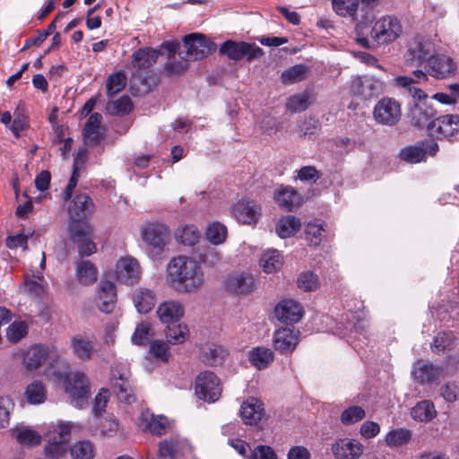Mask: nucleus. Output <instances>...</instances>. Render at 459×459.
<instances>
[{"label": "nucleus", "mask_w": 459, "mask_h": 459, "mask_svg": "<svg viewBox=\"0 0 459 459\" xmlns=\"http://www.w3.org/2000/svg\"><path fill=\"white\" fill-rule=\"evenodd\" d=\"M168 421L162 416H155L149 410L143 411L139 419L138 426L143 431H148L156 436L165 433Z\"/></svg>", "instance_id": "5701e85b"}, {"label": "nucleus", "mask_w": 459, "mask_h": 459, "mask_svg": "<svg viewBox=\"0 0 459 459\" xmlns=\"http://www.w3.org/2000/svg\"><path fill=\"white\" fill-rule=\"evenodd\" d=\"M132 299L139 313L150 312L157 302V295L154 290L147 287L136 288L132 295Z\"/></svg>", "instance_id": "b1692460"}, {"label": "nucleus", "mask_w": 459, "mask_h": 459, "mask_svg": "<svg viewBox=\"0 0 459 459\" xmlns=\"http://www.w3.org/2000/svg\"><path fill=\"white\" fill-rule=\"evenodd\" d=\"M65 388L74 406L82 408L88 403L91 392L89 380L84 373L76 371L67 374L65 378Z\"/></svg>", "instance_id": "7ed1b4c3"}, {"label": "nucleus", "mask_w": 459, "mask_h": 459, "mask_svg": "<svg viewBox=\"0 0 459 459\" xmlns=\"http://www.w3.org/2000/svg\"><path fill=\"white\" fill-rule=\"evenodd\" d=\"M117 279L126 284L133 285L140 280L141 267L138 261L133 257H123L117 263Z\"/></svg>", "instance_id": "2eb2a0df"}, {"label": "nucleus", "mask_w": 459, "mask_h": 459, "mask_svg": "<svg viewBox=\"0 0 459 459\" xmlns=\"http://www.w3.org/2000/svg\"><path fill=\"white\" fill-rule=\"evenodd\" d=\"M184 46L186 48L185 56L193 60L202 59L216 49V45L205 35L200 33L185 36Z\"/></svg>", "instance_id": "1a4fd4ad"}, {"label": "nucleus", "mask_w": 459, "mask_h": 459, "mask_svg": "<svg viewBox=\"0 0 459 459\" xmlns=\"http://www.w3.org/2000/svg\"><path fill=\"white\" fill-rule=\"evenodd\" d=\"M299 342V334L290 328H281L275 332L273 345L280 352L292 351Z\"/></svg>", "instance_id": "bb28decb"}, {"label": "nucleus", "mask_w": 459, "mask_h": 459, "mask_svg": "<svg viewBox=\"0 0 459 459\" xmlns=\"http://www.w3.org/2000/svg\"><path fill=\"white\" fill-rule=\"evenodd\" d=\"M176 238L185 246L193 247L198 243L201 233L195 225H184L176 231Z\"/></svg>", "instance_id": "ea45409f"}, {"label": "nucleus", "mask_w": 459, "mask_h": 459, "mask_svg": "<svg viewBox=\"0 0 459 459\" xmlns=\"http://www.w3.org/2000/svg\"><path fill=\"white\" fill-rule=\"evenodd\" d=\"M97 275L98 271L91 262L82 260L77 264L76 276L80 283L91 285L97 281Z\"/></svg>", "instance_id": "58836bf2"}, {"label": "nucleus", "mask_w": 459, "mask_h": 459, "mask_svg": "<svg viewBox=\"0 0 459 459\" xmlns=\"http://www.w3.org/2000/svg\"><path fill=\"white\" fill-rule=\"evenodd\" d=\"M70 348L74 356L82 361L90 360L94 352L92 342L82 334H76L71 338Z\"/></svg>", "instance_id": "cd10ccee"}, {"label": "nucleus", "mask_w": 459, "mask_h": 459, "mask_svg": "<svg viewBox=\"0 0 459 459\" xmlns=\"http://www.w3.org/2000/svg\"><path fill=\"white\" fill-rule=\"evenodd\" d=\"M226 288L235 294H249L255 289L254 276L247 273H234L228 277Z\"/></svg>", "instance_id": "6ab92c4d"}, {"label": "nucleus", "mask_w": 459, "mask_h": 459, "mask_svg": "<svg viewBox=\"0 0 459 459\" xmlns=\"http://www.w3.org/2000/svg\"><path fill=\"white\" fill-rule=\"evenodd\" d=\"M416 82V80L408 76H397L394 79V85L409 93L413 100V103H429L428 94L418 88Z\"/></svg>", "instance_id": "c85d7f7f"}, {"label": "nucleus", "mask_w": 459, "mask_h": 459, "mask_svg": "<svg viewBox=\"0 0 459 459\" xmlns=\"http://www.w3.org/2000/svg\"><path fill=\"white\" fill-rule=\"evenodd\" d=\"M25 291L34 297H41L46 290V281L41 273L26 277L24 281Z\"/></svg>", "instance_id": "09e8293b"}, {"label": "nucleus", "mask_w": 459, "mask_h": 459, "mask_svg": "<svg viewBox=\"0 0 459 459\" xmlns=\"http://www.w3.org/2000/svg\"><path fill=\"white\" fill-rule=\"evenodd\" d=\"M429 130L438 139L455 141L459 134V115L448 114L438 117L431 121Z\"/></svg>", "instance_id": "9b49d317"}, {"label": "nucleus", "mask_w": 459, "mask_h": 459, "mask_svg": "<svg viewBox=\"0 0 459 459\" xmlns=\"http://www.w3.org/2000/svg\"><path fill=\"white\" fill-rule=\"evenodd\" d=\"M359 2L368 8H375L380 4L381 0H346V13H349L352 21L357 20Z\"/></svg>", "instance_id": "e2e57ef3"}, {"label": "nucleus", "mask_w": 459, "mask_h": 459, "mask_svg": "<svg viewBox=\"0 0 459 459\" xmlns=\"http://www.w3.org/2000/svg\"><path fill=\"white\" fill-rule=\"evenodd\" d=\"M455 338L451 332L439 333L431 343V350L435 353L444 352L453 349Z\"/></svg>", "instance_id": "8fccbe9b"}, {"label": "nucleus", "mask_w": 459, "mask_h": 459, "mask_svg": "<svg viewBox=\"0 0 459 459\" xmlns=\"http://www.w3.org/2000/svg\"><path fill=\"white\" fill-rule=\"evenodd\" d=\"M260 206L252 201L238 202L233 209L237 220L247 224L255 222L260 215Z\"/></svg>", "instance_id": "c756f323"}, {"label": "nucleus", "mask_w": 459, "mask_h": 459, "mask_svg": "<svg viewBox=\"0 0 459 459\" xmlns=\"http://www.w3.org/2000/svg\"><path fill=\"white\" fill-rule=\"evenodd\" d=\"M440 394L446 402L453 403L459 397V385L455 382L441 386Z\"/></svg>", "instance_id": "774afa93"}, {"label": "nucleus", "mask_w": 459, "mask_h": 459, "mask_svg": "<svg viewBox=\"0 0 459 459\" xmlns=\"http://www.w3.org/2000/svg\"><path fill=\"white\" fill-rule=\"evenodd\" d=\"M383 81L373 76H358L351 80L350 91L361 100L379 95L384 91Z\"/></svg>", "instance_id": "9d476101"}, {"label": "nucleus", "mask_w": 459, "mask_h": 459, "mask_svg": "<svg viewBox=\"0 0 459 459\" xmlns=\"http://www.w3.org/2000/svg\"><path fill=\"white\" fill-rule=\"evenodd\" d=\"M399 157L402 160L408 163H418L426 160L427 151L422 143L419 145H411L403 148L399 153Z\"/></svg>", "instance_id": "79ce46f5"}, {"label": "nucleus", "mask_w": 459, "mask_h": 459, "mask_svg": "<svg viewBox=\"0 0 459 459\" xmlns=\"http://www.w3.org/2000/svg\"><path fill=\"white\" fill-rule=\"evenodd\" d=\"M14 403L8 396H0V429L9 425L10 415L13 410Z\"/></svg>", "instance_id": "bf43d9fd"}, {"label": "nucleus", "mask_w": 459, "mask_h": 459, "mask_svg": "<svg viewBox=\"0 0 459 459\" xmlns=\"http://www.w3.org/2000/svg\"><path fill=\"white\" fill-rule=\"evenodd\" d=\"M248 357L251 364L261 369L273 360V352L270 349L257 347L249 351Z\"/></svg>", "instance_id": "37998d69"}, {"label": "nucleus", "mask_w": 459, "mask_h": 459, "mask_svg": "<svg viewBox=\"0 0 459 459\" xmlns=\"http://www.w3.org/2000/svg\"><path fill=\"white\" fill-rule=\"evenodd\" d=\"M156 314L162 324L174 325L184 316V307L177 300H166L158 306Z\"/></svg>", "instance_id": "412c9836"}, {"label": "nucleus", "mask_w": 459, "mask_h": 459, "mask_svg": "<svg viewBox=\"0 0 459 459\" xmlns=\"http://www.w3.org/2000/svg\"><path fill=\"white\" fill-rule=\"evenodd\" d=\"M70 454L73 459H93L95 448L91 441L81 440L72 446Z\"/></svg>", "instance_id": "49530a36"}, {"label": "nucleus", "mask_w": 459, "mask_h": 459, "mask_svg": "<svg viewBox=\"0 0 459 459\" xmlns=\"http://www.w3.org/2000/svg\"><path fill=\"white\" fill-rule=\"evenodd\" d=\"M219 50L221 54L235 61L244 57H247V61H251L261 57L264 54V50L255 44L230 39L221 44Z\"/></svg>", "instance_id": "0eeeda50"}, {"label": "nucleus", "mask_w": 459, "mask_h": 459, "mask_svg": "<svg viewBox=\"0 0 459 459\" xmlns=\"http://www.w3.org/2000/svg\"><path fill=\"white\" fill-rule=\"evenodd\" d=\"M306 240L314 247L321 244L325 237L324 224L319 221H314L307 223L305 230Z\"/></svg>", "instance_id": "c03bdc74"}, {"label": "nucleus", "mask_w": 459, "mask_h": 459, "mask_svg": "<svg viewBox=\"0 0 459 459\" xmlns=\"http://www.w3.org/2000/svg\"><path fill=\"white\" fill-rule=\"evenodd\" d=\"M180 45L177 41H167L160 45V54L167 52L168 54V61L164 65L165 73L169 76L180 75L182 74L188 67V58L179 54V59H177L176 53L178 52Z\"/></svg>", "instance_id": "f8f14e48"}, {"label": "nucleus", "mask_w": 459, "mask_h": 459, "mask_svg": "<svg viewBox=\"0 0 459 459\" xmlns=\"http://www.w3.org/2000/svg\"><path fill=\"white\" fill-rule=\"evenodd\" d=\"M48 354L47 347L35 345L28 349L23 356V365L28 370H35L46 360Z\"/></svg>", "instance_id": "72a5a7b5"}, {"label": "nucleus", "mask_w": 459, "mask_h": 459, "mask_svg": "<svg viewBox=\"0 0 459 459\" xmlns=\"http://www.w3.org/2000/svg\"><path fill=\"white\" fill-rule=\"evenodd\" d=\"M411 417L419 421H429L436 416L433 403L429 401L418 403L411 411Z\"/></svg>", "instance_id": "de8ad7c7"}, {"label": "nucleus", "mask_w": 459, "mask_h": 459, "mask_svg": "<svg viewBox=\"0 0 459 459\" xmlns=\"http://www.w3.org/2000/svg\"><path fill=\"white\" fill-rule=\"evenodd\" d=\"M427 71L429 75L443 79L450 76L455 71L453 60L444 55H432L427 60Z\"/></svg>", "instance_id": "dca6fc26"}, {"label": "nucleus", "mask_w": 459, "mask_h": 459, "mask_svg": "<svg viewBox=\"0 0 459 459\" xmlns=\"http://www.w3.org/2000/svg\"><path fill=\"white\" fill-rule=\"evenodd\" d=\"M220 379L210 371L200 373L195 380V394L208 403L216 402L221 394Z\"/></svg>", "instance_id": "6e6552de"}, {"label": "nucleus", "mask_w": 459, "mask_h": 459, "mask_svg": "<svg viewBox=\"0 0 459 459\" xmlns=\"http://www.w3.org/2000/svg\"><path fill=\"white\" fill-rule=\"evenodd\" d=\"M141 236L148 255L152 260L160 258L169 239L168 229L164 225L152 223L142 230Z\"/></svg>", "instance_id": "f03ea898"}, {"label": "nucleus", "mask_w": 459, "mask_h": 459, "mask_svg": "<svg viewBox=\"0 0 459 459\" xmlns=\"http://www.w3.org/2000/svg\"><path fill=\"white\" fill-rule=\"evenodd\" d=\"M228 355V351L221 345L211 343L203 348L200 359L208 366L221 365Z\"/></svg>", "instance_id": "473e14b6"}, {"label": "nucleus", "mask_w": 459, "mask_h": 459, "mask_svg": "<svg viewBox=\"0 0 459 459\" xmlns=\"http://www.w3.org/2000/svg\"><path fill=\"white\" fill-rule=\"evenodd\" d=\"M27 333V326L24 322L15 321L6 330V336L12 342H19Z\"/></svg>", "instance_id": "680f3d73"}, {"label": "nucleus", "mask_w": 459, "mask_h": 459, "mask_svg": "<svg viewBox=\"0 0 459 459\" xmlns=\"http://www.w3.org/2000/svg\"><path fill=\"white\" fill-rule=\"evenodd\" d=\"M301 221L294 216H285L279 220L275 231L281 238H289L293 236L300 230Z\"/></svg>", "instance_id": "4c0bfd02"}, {"label": "nucleus", "mask_w": 459, "mask_h": 459, "mask_svg": "<svg viewBox=\"0 0 459 459\" xmlns=\"http://www.w3.org/2000/svg\"><path fill=\"white\" fill-rule=\"evenodd\" d=\"M45 386L39 381H34L30 384L25 391V397L31 404H39L46 400Z\"/></svg>", "instance_id": "3c124183"}, {"label": "nucleus", "mask_w": 459, "mask_h": 459, "mask_svg": "<svg viewBox=\"0 0 459 459\" xmlns=\"http://www.w3.org/2000/svg\"><path fill=\"white\" fill-rule=\"evenodd\" d=\"M116 299L115 284L109 281H100L97 299V306L100 310L104 313H110L115 307Z\"/></svg>", "instance_id": "a878e982"}, {"label": "nucleus", "mask_w": 459, "mask_h": 459, "mask_svg": "<svg viewBox=\"0 0 459 459\" xmlns=\"http://www.w3.org/2000/svg\"><path fill=\"white\" fill-rule=\"evenodd\" d=\"M307 67L304 65H296L285 70L281 74V81L283 83L290 84L300 82L306 77Z\"/></svg>", "instance_id": "864d4df0"}, {"label": "nucleus", "mask_w": 459, "mask_h": 459, "mask_svg": "<svg viewBox=\"0 0 459 459\" xmlns=\"http://www.w3.org/2000/svg\"><path fill=\"white\" fill-rule=\"evenodd\" d=\"M441 368L431 363L417 361L413 366L412 376L420 384L431 383L438 379Z\"/></svg>", "instance_id": "7c9ffc66"}, {"label": "nucleus", "mask_w": 459, "mask_h": 459, "mask_svg": "<svg viewBox=\"0 0 459 459\" xmlns=\"http://www.w3.org/2000/svg\"><path fill=\"white\" fill-rule=\"evenodd\" d=\"M436 115L435 108L429 103H412L408 113L411 124L419 128L425 126L429 130V124Z\"/></svg>", "instance_id": "f3484780"}, {"label": "nucleus", "mask_w": 459, "mask_h": 459, "mask_svg": "<svg viewBox=\"0 0 459 459\" xmlns=\"http://www.w3.org/2000/svg\"><path fill=\"white\" fill-rule=\"evenodd\" d=\"M160 53L161 51H160V48H139L133 55V66L139 70L147 69L156 62L158 56Z\"/></svg>", "instance_id": "f704fd0d"}, {"label": "nucleus", "mask_w": 459, "mask_h": 459, "mask_svg": "<svg viewBox=\"0 0 459 459\" xmlns=\"http://www.w3.org/2000/svg\"><path fill=\"white\" fill-rule=\"evenodd\" d=\"M67 212L70 220H87L94 212V204L88 195L78 194L71 199Z\"/></svg>", "instance_id": "4468645a"}, {"label": "nucleus", "mask_w": 459, "mask_h": 459, "mask_svg": "<svg viewBox=\"0 0 459 459\" xmlns=\"http://www.w3.org/2000/svg\"><path fill=\"white\" fill-rule=\"evenodd\" d=\"M282 264V257L277 250H269L265 252L260 259V265L266 273L277 272L281 269Z\"/></svg>", "instance_id": "a19ab883"}, {"label": "nucleus", "mask_w": 459, "mask_h": 459, "mask_svg": "<svg viewBox=\"0 0 459 459\" xmlns=\"http://www.w3.org/2000/svg\"><path fill=\"white\" fill-rule=\"evenodd\" d=\"M166 284L178 293H196L204 284V274L199 263L187 255L172 257L166 265Z\"/></svg>", "instance_id": "f257e3e1"}, {"label": "nucleus", "mask_w": 459, "mask_h": 459, "mask_svg": "<svg viewBox=\"0 0 459 459\" xmlns=\"http://www.w3.org/2000/svg\"><path fill=\"white\" fill-rule=\"evenodd\" d=\"M373 117L377 124L382 126H394L397 125L402 117L400 102L394 98H382L374 107Z\"/></svg>", "instance_id": "39448f33"}, {"label": "nucleus", "mask_w": 459, "mask_h": 459, "mask_svg": "<svg viewBox=\"0 0 459 459\" xmlns=\"http://www.w3.org/2000/svg\"><path fill=\"white\" fill-rule=\"evenodd\" d=\"M11 433L13 437L22 446H34L41 442V436L39 432L24 426L12 429Z\"/></svg>", "instance_id": "c9c22d12"}, {"label": "nucleus", "mask_w": 459, "mask_h": 459, "mask_svg": "<svg viewBox=\"0 0 459 459\" xmlns=\"http://www.w3.org/2000/svg\"><path fill=\"white\" fill-rule=\"evenodd\" d=\"M411 437L410 430L399 429L392 430L385 436V443L389 446H401L406 444Z\"/></svg>", "instance_id": "5fc2aeb1"}, {"label": "nucleus", "mask_w": 459, "mask_h": 459, "mask_svg": "<svg viewBox=\"0 0 459 459\" xmlns=\"http://www.w3.org/2000/svg\"><path fill=\"white\" fill-rule=\"evenodd\" d=\"M126 78L121 73L111 74L107 82V91L109 96H113L122 91L126 86Z\"/></svg>", "instance_id": "052dcab7"}, {"label": "nucleus", "mask_w": 459, "mask_h": 459, "mask_svg": "<svg viewBox=\"0 0 459 459\" xmlns=\"http://www.w3.org/2000/svg\"><path fill=\"white\" fill-rule=\"evenodd\" d=\"M165 334L167 341L172 344L183 343L189 334L186 325L179 322L166 325Z\"/></svg>", "instance_id": "a18cd8bd"}, {"label": "nucleus", "mask_w": 459, "mask_h": 459, "mask_svg": "<svg viewBox=\"0 0 459 459\" xmlns=\"http://www.w3.org/2000/svg\"><path fill=\"white\" fill-rule=\"evenodd\" d=\"M297 284L304 291H315L319 287V281L317 275L314 273L304 272L299 274Z\"/></svg>", "instance_id": "6e6d98bb"}, {"label": "nucleus", "mask_w": 459, "mask_h": 459, "mask_svg": "<svg viewBox=\"0 0 459 459\" xmlns=\"http://www.w3.org/2000/svg\"><path fill=\"white\" fill-rule=\"evenodd\" d=\"M431 51V43L420 37H417L411 43L406 55V63L411 66L422 65L427 61V56Z\"/></svg>", "instance_id": "a211bd4d"}, {"label": "nucleus", "mask_w": 459, "mask_h": 459, "mask_svg": "<svg viewBox=\"0 0 459 459\" xmlns=\"http://www.w3.org/2000/svg\"><path fill=\"white\" fill-rule=\"evenodd\" d=\"M239 413L245 424H256L264 415V403L255 397H249L242 403Z\"/></svg>", "instance_id": "4be33fe9"}, {"label": "nucleus", "mask_w": 459, "mask_h": 459, "mask_svg": "<svg viewBox=\"0 0 459 459\" xmlns=\"http://www.w3.org/2000/svg\"><path fill=\"white\" fill-rule=\"evenodd\" d=\"M107 108L112 115L126 114L132 110L133 103L128 96H123L108 102Z\"/></svg>", "instance_id": "4d7b16f0"}, {"label": "nucleus", "mask_w": 459, "mask_h": 459, "mask_svg": "<svg viewBox=\"0 0 459 459\" xmlns=\"http://www.w3.org/2000/svg\"><path fill=\"white\" fill-rule=\"evenodd\" d=\"M297 178L302 182H316L321 177L322 172L314 166H304L297 171Z\"/></svg>", "instance_id": "338daca9"}, {"label": "nucleus", "mask_w": 459, "mask_h": 459, "mask_svg": "<svg viewBox=\"0 0 459 459\" xmlns=\"http://www.w3.org/2000/svg\"><path fill=\"white\" fill-rule=\"evenodd\" d=\"M357 21L358 19L354 21L356 22V24L354 30L355 35L353 39L359 46L368 48H369V43L366 37V34L368 30V24L365 20H361L359 22Z\"/></svg>", "instance_id": "69168bd1"}, {"label": "nucleus", "mask_w": 459, "mask_h": 459, "mask_svg": "<svg viewBox=\"0 0 459 459\" xmlns=\"http://www.w3.org/2000/svg\"><path fill=\"white\" fill-rule=\"evenodd\" d=\"M150 325L148 323H140L136 325L134 333L132 335V342L136 345H144L149 341Z\"/></svg>", "instance_id": "0e129e2a"}, {"label": "nucleus", "mask_w": 459, "mask_h": 459, "mask_svg": "<svg viewBox=\"0 0 459 459\" xmlns=\"http://www.w3.org/2000/svg\"><path fill=\"white\" fill-rule=\"evenodd\" d=\"M276 318L283 323H297L303 316L301 305L292 299H284L274 309Z\"/></svg>", "instance_id": "aec40b11"}, {"label": "nucleus", "mask_w": 459, "mask_h": 459, "mask_svg": "<svg viewBox=\"0 0 459 459\" xmlns=\"http://www.w3.org/2000/svg\"><path fill=\"white\" fill-rule=\"evenodd\" d=\"M403 32L400 21L394 16H383L371 29L372 38L379 44L394 41Z\"/></svg>", "instance_id": "423d86ee"}, {"label": "nucleus", "mask_w": 459, "mask_h": 459, "mask_svg": "<svg viewBox=\"0 0 459 459\" xmlns=\"http://www.w3.org/2000/svg\"><path fill=\"white\" fill-rule=\"evenodd\" d=\"M205 235L209 242L220 245L226 239L227 228L220 222H213L207 227Z\"/></svg>", "instance_id": "603ef678"}, {"label": "nucleus", "mask_w": 459, "mask_h": 459, "mask_svg": "<svg viewBox=\"0 0 459 459\" xmlns=\"http://www.w3.org/2000/svg\"><path fill=\"white\" fill-rule=\"evenodd\" d=\"M113 392L120 402L131 404L135 402L134 390L129 380V371L124 368L122 371L112 368Z\"/></svg>", "instance_id": "ddd939ff"}, {"label": "nucleus", "mask_w": 459, "mask_h": 459, "mask_svg": "<svg viewBox=\"0 0 459 459\" xmlns=\"http://www.w3.org/2000/svg\"><path fill=\"white\" fill-rule=\"evenodd\" d=\"M70 238L74 243L93 237L92 227L86 220H71L68 227Z\"/></svg>", "instance_id": "e433bc0d"}, {"label": "nucleus", "mask_w": 459, "mask_h": 459, "mask_svg": "<svg viewBox=\"0 0 459 459\" xmlns=\"http://www.w3.org/2000/svg\"><path fill=\"white\" fill-rule=\"evenodd\" d=\"M102 116L100 113H93L90 116L83 128V136L86 144L96 145L103 138L100 131Z\"/></svg>", "instance_id": "2f4dec72"}, {"label": "nucleus", "mask_w": 459, "mask_h": 459, "mask_svg": "<svg viewBox=\"0 0 459 459\" xmlns=\"http://www.w3.org/2000/svg\"><path fill=\"white\" fill-rule=\"evenodd\" d=\"M309 103L308 93L303 92L290 97L286 106L291 112H299L307 108Z\"/></svg>", "instance_id": "13d9d810"}, {"label": "nucleus", "mask_w": 459, "mask_h": 459, "mask_svg": "<svg viewBox=\"0 0 459 459\" xmlns=\"http://www.w3.org/2000/svg\"><path fill=\"white\" fill-rule=\"evenodd\" d=\"M71 425L62 423L53 428L47 435L44 453L52 459H60L67 453V443L70 439Z\"/></svg>", "instance_id": "20e7f679"}, {"label": "nucleus", "mask_w": 459, "mask_h": 459, "mask_svg": "<svg viewBox=\"0 0 459 459\" xmlns=\"http://www.w3.org/2000/svg\"><path fill=\"white\" fill-rule=\"evenodd\" d=\"M274 200L286 211H291L302 204L301 195L290 186H281L274 193Z\"/></svg>", "instance_id": "393cba45"}]
</instances>
